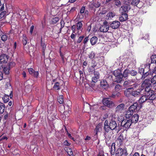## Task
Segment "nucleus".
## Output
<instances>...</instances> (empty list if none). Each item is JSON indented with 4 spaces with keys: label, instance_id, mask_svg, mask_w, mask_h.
Segmentation results:
<instances>
[{
    "label": "nucleus",
    "instance_id": "f257e3e1",
    "mask_svg": "<svg viewBox=\"0 0 156 156\" xmlns=\"http://www.w3.org/2000/svg\"><path fill=\"white\" fill-rule=\"evenodd\" d=\"M138 107L137 103H135L131 105L129 108V110L127 111L125 114V117L126 118L129 119L131 117L134 112H136L139 110Z\"/></svg>",
    "mask_w": 156,
    "mask_h": 156
},
{
    "label": "nucleus",
    "instance_id": "f03ea898",
    "mask_svg": "<svg viewBox=\"0 0 156 156\" xmlns=\"http://www.w3.org/2000/svg\"><path fill=\"white\" fill-rule=\"evenodd\" d=\"M152 84L150 79L148 78L143 81L140 87L144 89V91L148 93L150 91H152L150 88L152 86Z\"/></svg>",
    "mask_w": 156,
    "mask_h": 156
},
{
    "label": "nucleus",
    "instance_id": "7ed1b4c3",
    "mask_svg": "<svg viewBox=\"0 0 156 156\" xmlns=\"http://www.w3.org/2000/svg\"><path fill=\"white\" fill-rule=\"evenodd\" d=\"M113 74L116 78V80L115 81L117 83H120L122 81L123 78L122 70L120 69H118L114 71Z\"/></svg>",
    "mask_w": 156,
    "mask_h": 156
},
{
    "label": "nucleus",
    "instance_id": "20e7f679",
    "mask_svg": "<svg viewBox=\"0 0 156 156\" xmlns=\"http://www.w3.org/2000/svg\"><path fill=\"white\" fill-rule=\"evenodd\" d=\"M132 123L130 119H123L121 122V126L125 128V130H127L130 127Z\"/></svg>",
    "mask_w": 156,
    "mask_h": 156
},
{
    "label": "nucleus",
    "instance_id": "39448f33",
    "mask_svg": "<svg viewBox=\"0 0 156 156\" xmlns=\"http://www.w3.org/2000/svg\"><path fill=\"white\" fill-rule=\"evenodd\" d=\"M103 103L104 105L109 108H111L114 105V103L109 98H104L103 100Z\"/></svg>",
    "mask_w": 156,
    "mask_h": 156
},
{
    "label": "nucleus",
    "instance_id": "423d86ee",
    "mask_svg": "<svg viewBox=\"0 0 156 156\" xmlns=\"http://www.w3.org/2000/svg\"><path fill=\"white\" fill-rule=\"evenodd\" d=\"M146 95L147 96L148 99L147 101V102L150 104L153 103V101L155 98V96L154 94L153 91H150L149 92L146 93Z\"/></svg>",
    "mask_w": 156,
    "mask_h": 156
},
{
    "label": "nucleus",
    "instance_id": "0eeeda50",
    "mask_svg": "<svg viewBox=\"0 0 156 156\" xmlns=\"http://www.w3.org/2000/svg\"><path fill=\"white\" fill-rule=\"evenodd\" d=\"M144 92V89L141 87L133 91L131 93V95L134 97H139L141 93Z\"/></svg>",
    "mask_w": 156,
    "mask_h": 156
},
{
    "label": "nucleus",
    "instance_id": "6e6552de",
    "mask_svg": "<svg viewBox=\"0 0 156 156\" xmlns=\"http://www.w3.org/2000/svg\"><path fill=\"white\" fill-rule=\"evenodd\" d=\"M127 154V151L126 150L119 148L117 149L115 152V156H122Z\"/></svg>",
    "mask_w": 156,
    "mask_h": 156
},
{
    "label": "nucleus",
    "instance_id": "1a4fd4ad",
    "mask_svg": "<svg viewBox=\"0 0 156 156\" xmlns=\"http://www.w3.org/2000/svg\"><path fill=\"white\" fill-rule=\"evenodd\" d=\"M131 4L133 5L136 6L139 8H141L143 5V3L140 0H132L131 2Z\"/></svg>",
    "mask_w": 156,
    "mask_h": 156
},
{
    "label": "nucleus",
    "instance_id": "9d476101",
    "mask_svg": "<svg viewBox=\"0 0 156 156\" xmlns=\"http://www.w3.org/2000/svg\"><path fill=\"white\" fill-rule=\"evenodd\" d=\"M125 105L122 103L118 105L115 108V111L116 112L121 113L122 112L124 108Z\"/></svg>",
    "mask_w": 156,
    "mask_h": 156
},
{
    "label": "nucleus",
    "instance_id": "9b49d317",
    "mask_svg": "<svg viewBox=\"0 0 156 156\" xmlns=\"http://www.w3.org/2000/svg\"><path fill=\"white\" fill-rule=\"evenodd\" d=\"M108 125L111 128V129L112 130L115 129L117 127V125L116 121L113 119L110 120L108 123Z\"/></svg>",
    "mask_w": 156,
    "mask_h": 156
},
{
    "label": "nucleus",
    "instance_id": "f8f14e48",
    "mask_svg": "<svg viewBox=\"0 0 156 156\" xmlns=\"http://www.w3.org/2000/svg\"><path fill=\"white\" fill-rule=\"evenodd\" d=\"M8 58V56L5 54L2 55L0 56V62L6 63L7 62Z\"/></svg>",
    "mask_w": 156,
    "mask_h": 156
},
{
    "label": "nucleus",
    "instance_id": "ddd939ff",
    "mask_svg": "<svg viewBox=\"0 0 156 156\" xmlns=\"http://www.w3.org/2000/svg\"><path fill=\"white\" fill-rule=\"evenodd\" d=\"M120 24L119 22L118 21H114L110 24V27L113 29L118 28Z\"/></svg>",
    "mask_w": 156,
    "mask_h": 156
},
{
    "label": "nucleus",
    "instance_id": "4468645a",
    "mask_svg": "<svg viewBox=\"0 0 156 156\" xmlns=\"http://www.w3.org/2000/svg\"><path fill=\"white\" fill-rule=\"evenodd\" d=\"M143 93H144L145 95L142 96L139 100V102L140 104H142L145 101H147L148 99L147 96L146 95V94L147 92L144 91Z\"/></svg>",
    "mask_w": 156,
    "mask_h": 156
},
{
    "label": "nucleus",
    "instance_id": "2eb2a0df",
    "mask_svg": "<svg viewBox=\"0 0 156 156\" xmlns=\"http://www.w3.org/2000/svg\"><path fill=\"white\" fill-rule=\"evenodd\" d=\"M109 27L108 25L105 24L101 26L99 28L100 31L101 32H106L109 29Z\"/></svg>",
    "mask_w": 156,
    "mask_h": 156
},
{
    "label": "nucleus",
    "instance_id": "dca6fc26",
    "mask_svg": "<svg viewBox=\"0 0 156 156\" xmlns=\"http://www.w3.org/2000/svg\"><path fill=\"white\" fill-rule=\"evenodd\" d=\"M104 129L106 132L108 133L111 128L108 125V121L107 120H106L104 123Z\"/></svg>",
    "mask_w": 156,
    "mask_h": 156
},
{
    "label": "nucleus",
    "instance_id": "f3484780",
    "mask_svg": "<svg viewBox=\"0 0 156 156\" xmlns=\"http://www.w3.org/2000/svg\"><path fill=\"white\" fill-rule=\"evenodd\" d=\"M130 8V5H125L121 7L120 10L121 11L122 13H126L129 10Z\"/></svg>",
    "mask_w": 156,
    "mask_h": 156
},
{
    "label": "nucleus",
    "instance_id": "a211bd4d",
    "mask_svg": "<svg viewBox=\"0 0 156 156\" xmlns=\"http://www.w3.org/2000/svg\"><path fill=\"white\" fill-rule=\"evenodd\" d=\"M151 81L153 86V88L154 90H156V75L153 76L150 78Z\"/></svg>",
    "mask_w": 156,
    "mask_h": 156
},
{
    "label": "nucleus",
    "instance_id": "6ab92c4d",
    "mask_svg": "<svg viewBox=\"0 0 156 156\" xmlns=\"http://www.w3.org/2000/svg\"><path fill=\"white\" fill-rule=\"evenodd\" d=\"M99 73L96 71L94 72V76L92 78V81L94 83L96 82L99 78Z\"/></svg>",
    "mask_w": 156,
    "mask_h": 156
},
{
    "label": "nucleus",
    "instance_id": "aec40b11",
    "mask_svg": "<svg viewBox=\"0 0 156 156\" xmlns=\"http://www.w3.org/2000/svg\"><path fill=\"white\" fill-rule=\"evenodd\" d=\"M103 125L102 123H99L96 127L94 129V131L96 135L98 134V133L101 132L102 130Z\"/></svg>",
    "mask_w": 156,
    "mask_h": 156
},
{
    "label": "nucleus",
    "instance_id": "412c9836",
    "mask_svg": "<svg viewBox=\"0 0 156 156\" xmlns=\"http://www.w3.org/2000/svg\"><path fill=\"white\" fill-rule=\"evenodd\" d=\"M127 14L126 13H122V14L119 17V20L120 21H126L127 19Z\"/></svg>",
    "mask_w": 156,
    "mask_h": 156
},
{
    "label": "nucleus",
    "instance_id": "4be33fe9",
    "mask_svg": "<svg viewBox=\"0 0 156 156\" xmlns=\"http://www.w3.org/2000/svg\"><path fill=\"white\" fill-rule=\"evenodd\" d=\"M139 116L137 114H134L133 116L132 117L130 121L132 123H136L138 120Z\"/></svg>",
    "mask_w": 156,
    "mask_h": 156
},
{
    "label": "nucleus",
    "instance_id": "5701e85b",
    "mask_svg": "<svg viewBox=\"0 0 156 156\" xmlns=\"http://www.w3.org/2000/svg\"><path fill=\"white\" fill-rule=\"evenodd\" d=\"M101 3L98 1L93 2H92L90 5V7L91 8L94 7L98 8L100 6Z\"/></svg>",
    "mask_w": 156,
    "mask_h": 156
},
{
    "label": "nucleus",
    "instance_id": "b1692460",
    "mask_svg": "<svg viewBox=\"0 0 156 156\" xmlns=\"http://www.w3.org/2000/svg\"><path fill=\"white\" fill-rule=\"evenodd\" d=\"M134 81L133 80H129L125 81L123 83V86L125 87H131L132 84Z\"/></svg>",
    "mask_w": 156,
    "mask_h": 156
},
{
    "label": "nucleus",
    "instance_id": "393cba45",
    "mask_svg": "<svg viewBox=\"0 0 156 156\" xmlns=\"http://www.w3.org/2000/svg\"><path fill=\"white\" fill-rule=\"evenodd\" d=\"M152 75L153 73L151 72H147L145 73H144L142 75V79H144L148 76V78H150L151 76H152Z\"/></svg>",
    "mask_w": 156,
    "mask_h": 156
},
{
    "label": "nucleus",
    "instance_id": "a878e982",
    "mask_svg": "<svg viewBox=\"0 0 156 156\" xmlns=\"http://www.w3.org/2000/svg\"><path fill=\"white\" fill-rule=\"evenodd\" d=\"M123 140V137L121 134H120L118 137L117 138L116 140V143H117L118 145H121L122 143Z\"/></svg>",
    "mask_w": 156,
    "mask_h": 156
},
{
    "label": "nucleus",
    "instance_id": "bb28decb",
    "mask_svg": "<svg viewBox=\"0 0 156 156\" xmlns=\"http://www.w3.org/2000/svg\"><path fill=\"white\" fill-rule=\"evenodd\" d=\"M101 86L103 88L105 89L108 87L107 81L105 80H103L100 82Z\"/></svg>",
    "mask_w": 156,
    "mask_h": 156
},
{
    "label": "nucleus",
    "instance_id": "cd10ccee",
    "mask_svg": "<svg viewBox=\"0 0 156 156\" xmlns=\"http://www.w3.org/2000/svg\"><path fill=\"white\" fill-rule=\"evenodd\" d=\"M98 40V38L96 36H94L90 39V42L92 45L95 44L97 43Z\"/></svg>",
    "mask_w": 156,
    "mask_h": 156
},
{
    "label": "nucleus",
    "instance_id": "c85d7f7f",
    "mask_svg": "<svg viewBox=\"0 0 156 156\" xmlns=\"http://www.w3.org/2000/svg\"><path fill=\"white\" fill-rule=\"evenodd\" d=\"M115 15V12H110L107 15V16L108 17V19L109 20L113 18Z\"/></svg>",
    "mask_w": 156,
    "mask_h": 156
},
{
    "label": "nucleus",
    "instance_id": "c756f323",
    "mask_svg": "<svg viewBox=\"0 0 156 156\" xmlns=\"http://www.w3.org/2000/svg\"><path fill=\"white\" fill-rule=\"evenodd\" d=\"M120 95V94L118 92H114L110 96V97L113 98H115L119 97Z\"/></svg>",
    "mask_w": 156,
    "mask_h": 156
},
{
    "label": "nucleus",
    "instance_id": "7c9ffc66",
    "mask_svg": "<svg viewBox=\"0 0 156 156\" xmlns=\"http://www.w3.org/2000/svg\"><path fill=\"white\" fill-rule=\"evenodd\" d=\"M131 90L130 88H129L128 89H126L124 92V93L125 96L127 97H129L130 95L131 94V93L132 92L130 91V90Z\"/></svg>",
    "mask_w": 156,
    "mask_h": 156
},
{
    "label": "nucleus",
    "instance_id": "2f4dec72",
    "mask_svg": "<svg viewBox=\"0 0 156 156\" xmlns=\"http://www.w3.org/2000/svg\"><path fill=\"white\" fill-rule=\"evenodd\" d=\"M53 88L55 90H59L60 89V83L58 82H55L53 87Z\"/></svg>",
    "mask_w": 156,
    "mask_h": 156
},
{
    "label": "nucleus",
    "instance_id": "473e14b6",
    "mask_svg": "<svg viewBox=\"0 0 156 156\" xmlns=\"http://www.w3.org/2000/svg\"><path fill=\"white\" fill-rule=\"evenodd\" d=\"M10 68L7 66H4L3 68V70L5 73L8 74L9 73Z\"/></svg>",
    "mask_w": 156,
    "mask_h": 156
},
{
    "label": "nucleus",
    "instance_id": "72a5a7b5",
    "mask_svg": "<svg viewBox=\"0 0 156 156\" xmlns=\"http://www.w3.org/2000/svg\"><path fill=\"white\" fill-rule=\"evenodd\" d=\"M5 105L3 103H1L0 104V113L2 114L5 111Z\"/></svg>",
    "mask_w": 156,
    "mask_h": 156
},
{
    "label": "nucleus",
    "instance_id": "f704fd0d",
    "mask_svg": "<svg viewBox=\"0 0 156 156\" xmlns=\"http://www.w3.org/2000/svg\"><path fill=\"white\" fill-rule=\"evenodd\" d=\"M83 26L82 21H80L77 23L76 27L78 30H81L82 29V27Z\"/></svg>",
    "mask_w": 156,
    "mask_h": 156
},
{
    "label": "nucleus",
    "instance_id": "c9c22d12",
    "mask_svg": "<svg viewBox=\"0 0 156 156\" xmlns=\"http://www.w3.org/2000/svg\"><path fill=\"white\" fill-rule=\"evenodd\" d=\"M58 102L60 104H63L64 102L63 97L62 95H60L59 96L58 99Z\"/></svg>",
    "mask_w": 156,
    "mask_h": 156
},
{
    "label": "nucleus",
    "instance_id": "e433bc0d",
    "mask_svg": "<svg viewBox=\"0 0 156 156\" xmlns=\"http://www.w3.org/2000/svg\"><path fill=\"white\" fill-rule=\"evenodd\" d=\"M9 37H10V36H9V34L8 35L4 34V35H2V36L1 38L2 40L3 41H5L7 40V38H9Z\"/></svg>",
    "mask_w": 156,
    "mask_h": 156
},
{
    "label": "nucleus",
    "instance_id": "4c0bfd02",
    "mask_svg": "<svg viewBox=\"0 0 156 156\" xmlns=\"http://www.w3.org/2000/svg\"><path fill=\"white\" fill-rule=\"evenodd\" d=\"M2 99L5 103L7 102L9 100V96L8 95L5 94L4 97L2 98Z\"/></svg>",
    "mask_w": 156,
    "mask_h": 156
},
{
    "label": "nucleus",
    "instance_id": "58836bf2",
    "mask_svg": "<svg viewBox=\"0 0 156 156\" xmlns=\"http://www.w3.org/2000/svg\"><path fill=\"white\" fill-rule=\"evenodd\" d=\"M129 70L128 69H126L123 72V74H122L123 77H126L128 76V75L129 74Z\"/></svg>",
    "mask_w": 156,
    "mask_h": 156
},
{
    "label": "nucleus",
    "instance_id": "ea45409f",
    "mask_svg": "<svg viewBox=\"0 0 156 156\" xmlns=\"http://www.w3.org/2000/svg\"><path fill=\"white\" fill-rule=\"evenodd\" d=\"M151 63L156 64V55H152L151 57Z\"/></svg>",
    "mask_w": 156,
    "mask_h": 156
},
{
    "label": "nucleus",
    "instance_id": "a19ab883",
    "mask_svg": "<svg viewBox=\"0 0 156 156\" xmlns=\"http://www.w3.org/2000/svg\"><path fill=\"white\" fill-rule=\"evenodd\" d=\"M139 85V84L136 83H134L133 84H132V85L131 86L132 87H130V88L131 89H135L136 88L138 87Z\"/></svg>",
    "mask_w": 156,
    "mask_h": 156
},
{
    "label": "nucleus",
    "instance_id": "79ce46f5",
    "mask_svg": "<svg viewBox=\"0 0 156 156\" xmlns=\"http://www.w3.org/2000/svg\"><path fill=\"white\" fill-rule=\"evenodd\" d=\"M122 88V86L121 85L118 84L115 85V89L116 91H119Z\"/></svg>",
    "mask_w": 156,
    "mask_h": 156
},
{
    "label": "nucleus",
    "instance_id": "37998d69",
    "mask_svg": "<svg viewBox=\"0 0 156 156\" xmlns=\"http://www.w3.org/2000/svg\"><path fill=\"white\" fill-rule=\"evenodd\" d=\"M137 74V72L136 71L134 70H129V74L131 76H135Z\"/></svg>",
    "mask_w": 156,
    "mask_h": 156
},
{
    "label": "nucleus",
    "instance_id": "c03bdc74",
    "mask_svg": "<svg viewBox=\"0 0 156 156\" xmlns=\"http://www.w3.org/2000/svg\"><path fill=\"white\" fill-rule=\"evenodd\" d=\"M95 54L93 51H91L89 55V57L90 59L94 58L95 56Z\"/></svg>",
    "mask_w": 156,
    "mask_h": 156
},
{
    "label": "nucleus",
    "instance_id": "a18cd8bd",
    "mask_svg": "<svg viewBox=\"0 0 156 156\" xmlns=\"http://www.w3.org/2000/svg\"><path fill=\"white\" fill-rule=\"evenodd\" d=\"M115 147L114 144L113 143L111 148V153L112 154H115Z\"/></svg>",
    "mask_w": 156,
    "mask_h": 156
},
{
    "label": "nucleus",
    "instance_id": "49530a36",
    "mask_svg": "<svg viewBox=\"0 0 156 156\" xmlns=\"http://www.w3.org/2000/svg\"><path fill=\"white\" fill-rule=\"evenodd\" d=\"M15 65V62H11L7 64V66L10 69L11 68L13 67Z\"/></svg>",
    "mask_w": 156,
    "mask_h": 156
},
{
    "label": "nucleus",
    "instance_id": "de8ad7c7",
    "mask_svg": "<svg viewBox=\"0 0 156 156\" xmlns=\"http://www.w3.org/2000/svg\"><path fill=\"white\" fill-rule=\"evenodd\" d=\"M59 20V18L58 17H56L53 18L52 20V23L53 24L56 23Z\"/></svg>",
    "mask_w": 156,
    "mask_h": 156
},
{
    "label": "nucleus",
    "instance_id": "09e8293b",
    "mask_svg": "<svg viewBox=\"0 0 156 156\" xmlns=\"http://www.w3.org/2000/svg\"><path fill=\"white\" fill-rule=\"evenodd\" d=\"M144 69L142 67H140L139 68L138 72L142 75L144 73Z\"/></svg>",
    "mask_w": 156,
    "mask_h": 156
},
{
    "label": "nucleus",
    "instance_id": "8fccbe9b",
    "mask_svg": "<svg viewBox=\"0 0 156 156\" xmlns=\"http://www.w3.org/2000/svg\"><path fill=\"white\" fill-rule=\"evenodd\" d=\"M91 67L92 68H94L97 65V63L95 60H92L91 61Z\"/></svg>",
    "mask_w": 156,
    "mask_h": 156
},
{
    "label": "nucleus",
    "instance_id": "3c124183",
    "mask_svg": "<svg viewBox=\"0 0 156 156\" xmlns=\"http://www.w3.org/2000/svg\"><path fill=\"white\" fill-rule=\"evenodd\" d=\"M23 41L24 45H26L27 44V39L25 36L23 37Z\"/></svg>",
    "mask_w": 156,
    "mask_h": 156
},
{
    "label": "nucleus",
    "instance_id": "603ef678",
    "mask_svg": "<svg viewBox=\"0 0 156 156\" xmlns=\"http://www.w3.org/2000/svg\"><path fill=\"white\" fill-rule=\"evenodd\" d=\"M19 15L21 16H24V17H25V12L23 11L20 10L19 11Z\"/></svg>",
    "mask_w": 156,
    "mask_h": 156
},
{
    "label": "nucleus",
    "instance_id": "864d4df0",
    "mask_svg": "<svg viewBox=\"0 0 156 156\" xmlns=\"http://www.w3.org/2000/svg\"><path fill=\"white\" fill-rule=\"evenodd\" d=\"M9 88L10 90V93L9 94V97H10V98H11L12 97V90L11 86H10V84H9Z\"/></svg>",
    "mask_w": 156,
    "mask_h": 156
},
{
    "label": "nucleus",
    "instance_id": "5fc2aeb1",
    "mask_svg": "<svg viewBox=\"0 0 156 156\" xmlns=\"http://www.w3.org/2000/svg\"><path fill=\"white\" fill-rule=\"evenodd\" d=\"M84 37V36H83L80 37L77 40V43H80L83 40Z\"/></svg>",
    "mask_w": 156,
    "mask_h": 156
},
{
    "label": "nucleus",
    "instance_id": "6e6d98bb",
    "mask_svg": "<svg viewBox=\"0 0 156 156\" xmlns=\"http://www.w3.org/2000/svg\"><path fill=\"white\" fill-rule=\"evenodd\" d=\"M28 71L29 73L31 75H32V74L35 71L33 68H31L28 69Z\"/></svg>",
    "mask_w": 156,
    "mask_h": 156
},
{
    "label": "nucleus",
    "instance_id": "4d7b16f0",
    "mask_svg": "<svg viewBox=\"0 0 156 156\" xmlns=\"http://www.w3.org/2000/svg\"><path fill=\"white\" fill-rule=\"evenodd\" d=\"M39 75V73L38 71H35L33 74H32V76H33L37 78V77Z\"/></svg>",
    "mask_w": 156,
    "mask_h": 156
},
{
    "label": "nucleus",
    "instance_id": "13d9d810",
    "mask_svg": "<svg viewBox=\"0 0 156 156\" xmlns=\"http://www.w3.org/2000/svg\"><path fill=\"white\" fill-rule=\"evenodd\" d=\"M115 5L116 6L119 7L121 5V2L119 0H116L115 1Z\"/></svg>",
    "mask_w": 156,
    "mask_h": 156
},
{
    "label": "nucleus",
    "instance_id": "bf43d9fd",
    "mask_svg": "<svg viewBox=\"0 0 156 156\" xmlns=\"http://www.w3.org/2000/svg\"><path fill=\"white\" fill-rule=\"evenodd\" d=\"M5 12H2L0 13V19L4 17L5 14Z\"/></svg>",
    "mask_w": 156,
    "mask_h": 156
},
{
    "label": "nucleus",
    "instance_id": "052dcab7",
    "mask_svg": "<svg viewBox=\"0 0 156 156\" xmlns=\"http://www.w3.org/2000/svg\"><path fill=\"white\" fill-rule=\"evenodd\" d=\"M63 144L67 146H69L70 145V144L68 142V141L66 140H65L63 142Z\"/></svg>",
    "mask_w": 156,
    "mask_h": 156
},
{
    "label": "nucleus",
    "instance_id": "680f3d73",
    "mask_svg": "<svg viewBox=\"0 0 156 156\" xmlns=\"http://www.w3.org/2000/svg\"><path fill=\"white\" fill-rule=\"evenodd\" d=\"M85 9V8L84 7H82L81 8V9L80 11V12L81 13H84V10Z\"/></svg>",
    "mask_w": 156,
    "mask_h": 156
},
{
    "label": "nucleus",
    "instance_id": "e2e57ef3",
    "mask_svg": "<svg viewBox=\"0 0 156 156\" xmlns=\"http://www.w3.org/2000/svg\"><path fill=\"white\" fill-rule=\"evenodd\" d=\"M149 37V35L148 34H146L145 36L142 37V39H144L145 40H147L148 39Z\"/></svg>",
    "mask_w": 156,
    "mask_h": 156
},
{
    "label": "nucleus",
    "instance_id": "0e129e2a",
    "mask_svg": "<svg viewBox=\"0 0 156 156\" xmlns=\"http://www.w3.org/2000/svg\"><path fill=\"white\" fill-rule=\"evenodd\" d=\"M89 39H88V37H86L84 39V41H83V43L84 44H85L86 43H87V41H88Z\"/></svg>",
    "mask_w": 156,
    "mask_h": 156
},
{
    "label": "nucleus",
    "instance_id": "69168bd1",
    "mask_svg": "<svg viewBox=\"0 0 156 156\" xmlns=\"http://www.w3.org/2000/svg\"><path fill=\"white\" fill-rule=\"evenodd\" d=\"M34 26L33 25H32L30 28V32L31 34H32L33 30L34 29Z\"/></svg>",
    "mask_w": 156,
    "mask_h": 156
},
{
    "label": "nucleus",
    "instance_id": "338daca9",
    "mask_svg": "<svg viewBox=\"0 0 156 156\" xmlns=\"http://www.w3.org/2000/svg\"><path fill=\"white\" fill-rule=\"evenodd\" d=\"M41 46L42 47L43 49L44 50L45 48H46V45L44 43H42L41 42Z\"/></svg>",
    "mask_w": 156,
    "mask_h": 156
},
{
    "label": "nucleus",
    "instance_id": "774afa93",
    "mask_svg": "<svg viewBox=\"0 0 156 156\" xmlns=\"http://www.w3.org/2000/svg\"><path fill=\"white\" fill-rule=\"evenodd\" d=\"M151 72L153 73V74L154 73L156 74V66L152 70V71Z\"/></svg>",
    "mask_w": 156,
    "mask_h": 156
}]
</instances>
